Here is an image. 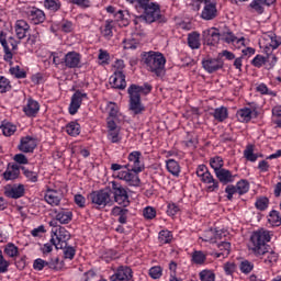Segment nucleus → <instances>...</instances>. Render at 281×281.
<instances>
[{"label": "nucleus", "instance_id": "25", "mask_svg": "<svg viewBox=\"0 0 281 281\" xmlns=\"http://www.w3.org/2000/svg\"><path fill=\"white\" fill-rule=\"evenodd\" d=\"M153 91V86L150 83H144V86H137L135 83H132L128 89L127 93H136V95H148Z\"/></svg>", "mask_w": 281, "mask_h": 281}, {"label": "nucleus", "instance_id": "33", "mask_svg": "<svg viewBox=\"0 0 281 281\" xmlns=\"http://www.w3.org/2000/svg\"><path fill=\"white\" fill-rule=\"evenodd\" d=\"M0 43L4 49V60H12V48L8 46L7 34L3 31L0 32Z\"/></svg>", "mask_w": 281, "mask_h": 281}, {"label": "nucleus", "instance_id": "38", "mask_svg": "<svg viewBox=\"0 0 281 281\" xmlns=\"http://www.w3.org/2000/svg\"><path fill=\"white\" fill-rule=\"evenodd\" d=\"M66 133H68V135H70L71 137L80 135V124H78V122L68 123L66 125Z\"/></svg>", "mask_w": 281, "mask_h": 281}, {"label": "nucleus", "instance_id": "26", "mask_svg": "<svg viewBox=\"0 0 281 281\" xmlns=\"http://www.w3.org/2000/svg\"><path fill=\"white\" fill-rule=\"evenodd\" d=\"M128 209L126 206H114L112 209V215L117 216V222L121 223V225H126L128 221Z\"/></svg>", "mask_w": 281, "mask_h": 281}, {"label": "nucleus", "instance_id": "19", "mask_svg": "<svg viewBox=\"0 0 281 281\" xmlns=\"http://www.w3.org/2000/svg\"><path fill=\"white\" fill-rule=\"evenodd\" d=\"M26 14L34 25L45 23V12L36 7L29 8Z\"/></svg>", "mask_w": 281, "mask_h": 281}, {"label": "nucleus", "instance_id": "18", "mask_svg": "<svg viewBox=\"0 0 281 281\" xmlns=\"http://www.w3.org/2000/svg\"><path fill=\"white\" fill-rule=\"evenodd\" d=\"M36 138L32 136H24L20 139V144L18 145V149L21 153H34L36 148Z\"/></svg>", "mask_w": 281, "mask_h": 281}, {"label": "nucleus", "instance_id": "7", "mask_svg": "<svg viewBox=\"0 0 281 281\" xmlns=\"http://www.w3.org/2000/svg\"><path fill=\"white\" fill-rule=\"evenodd\" d=\"M54 234L56 239L52 238L50 243L54 245L55 249H63V247H67V241L71 240V234L63 226H59Z\"/></svg>", "mask_w": 281, "mask_h": 281}, {"label": "nucleus", "instance_id": "62", "mask_svg": "<svg viewBox=\"0 0 281 281\" xmlns=\"http://www.w3.org/2000/svg\"><path fill=\"white\" fill-rule=\"evenodd\" d=\"M224 271H225L226 276H233L234 271H236V263H234V262H226L224 265Z\"/></svg>", "mask_w": 281, "mask_h": 281}, {"label": "nucleus", "instance_id": "64", "mask_svg": "<svg viewBox=\"0 0 281 281\" xmlns=\"http://www.w3.org/2000/svg\"><path fill=\"white\" fill-rule=\"evenodd\" d=\"M179 212V206L175 203H169L167 206V214L168 216H176V214Z\"/></svg>", "mask_w": 281, "mask_h": 281}, {"label": "nucleus", "instance_id": "5", "mask_svg": "<svg viewBox=\"0 0 281 281\" xmlns=\"http://www.w3.org/2000/svg\"><path fill=\"white\" fill-rule=\"evenodd\" d=\"M117 179L126 182L127 186H132L134 188H139L142 180L139 179V172L133 171L132 168H125V170H121L117 172Z\"/></svg>", "mask_w": 281, "mask_h": 281}, {"label": "nucleus", "instance_id": "9", "mask_svg": "<svg viewBox=\"0 0 281 281\" xmlns=\"http://www.w3.org/2000/svg\"><path fill=\"white\" fill-rule=\"evenodd\" d=\"M225 192L228 201H232V199H234V194L243 195L249 192V182L247 180H240L237 182L236 187L229 184L226 187Z\"/></svg>", "mask_w": 281, "mask_h": 281}, {"label": "nucleus", "instance_id": "16", "mask_svg": "<svg viewBox=\"0 0 281 281\" xmlns=\"http://www.w3.org/2000/svg\"><path fill=\"white\" fill-rule=\"evenodd\" d=\"M204 44L214 46L221 41V31L216 27L209 29L203 32Z\"/></svg>", "mask_w": 281, "mask_h": 281}, {"label": "nucleus", "instance_id": "28", "mask_svg": "<svg viewBox=\"0 0 281 281\" xmlns=\"http://www.w3.org/2000/svg\"><path fill=\"white\" fill-rule=\"evenodd\" d=\"M276 3V0H252L249 4V8L257 12V14H262L265 12L263 5H273Z\"/></svg>", "mask_w": 281, "mask_h": 281}, {"label": "nucleus", "instance_id": "1", "mask_svg": "<svg viewBox=\"0 0 281 281\" xmlns=\"http://www.w3.org/2000/svg\"><path fill=\"white\" fill-rule=\"evenodd\" d=\"M140 63L157 78H161L166 74V57L164 54L155 50L143 52L140 54Z\"/></svg>", "mask_w": 281, "mask_h": 281}, {"label": "nucleus", "instance_id": "49", "mask_svg": "<svg viewBox=\"0 0 281 281\" xmlns=\"http://www.w3.org/2000/svg\"><path fill=\"white\" fill-rule=\"evenodd\" d=\"M201 281H216V274L212 270H202L200 272Z\"/></svg>", "mask_w": 281, "mask_h": 281}, {"label": "nucleus", "instance_id": "31", "mask_svg": "<svg viewBox=\"0 0 281 281\" xmlns=\"http://www.w3.org/2000/svg\"><path fill=\"white\" fill-rule=\"evenodd\" d=\"M188 45L191 49H200L201 48V34H199V32L189 33Z\"/></svg>", "mask_w": 281, "mask_h": 281}, {"label": "nucleus", "instance_id": "46", "mask_svg": "<svg viewBox=\"0 0 281 281\" xmlns=\"http://www.w3.org/2000/svg\"><path fill=\"white\" fill-rule=\"evenodd\" d=\"M244 157L247 161H256L258 159V155L254 154V145H248L244 150Z\"/></svg>", "mask_w": 281, "mask_h": 281}, {"label": "nucleus", "instance_id": "29", "mask_svg": "<svg viewBox=\"0 0 281 281\" xmlns=\"http://www.w3.org/2000/svg\"><path fill=\"white\" fill-rule=\"evenodd\" d=\"M27 32H30V24L25 22V20H18L15 22V34L18 38L21 41L27 36Z\"/></svg>", "mask_w": 281, "mask_h": 281}, {"label": "nucleus", "instance_id": "50", "mask_svg": "<svg viewBox=\"0 0 281 281\" xmlns=\"http://www.w3.org/2000/svg\"><path fill=\"white\" fill-rule=\"evenodd\" d=\"M149 276L153 280H159L164 276V268L161 266H155L149 269Z\"/></svg>", "mask_w": 281, "mask_h": 281}, {"label": "nucleus", "instance_id": "17", "mask_svg": "<svg viewBox=\"0 0 281 281\" xmlns=\"http://www.w3.org/2000/svg\"><path fill=\"white\" fill-rule=\"evenodd\" d=\"M110 85H112L113 89H126V75L122 70L114 71L110 77Z\"/></svg>", "mask_w": 281, "mask_h": 281}, {"label": "nucleus", "instance_id": "21", "mask_svg": "<svg viewBox=\"0 0 281 281\" xmlns=\"http://www.w3.org/2000/svg\"><path fill=\"white\" fill-rule=\"evenodd\" d=\"M198 177L201 179L202 183H212L206 188V192H216V190H218V180L214 179V176H212L209 169Z\"/></svg>", "mask_w": 281, "mask_h": 281}, {"label": "nucleus", "instance_id": "3", "mask_svg": "<svg viewBox=\"0 0 281 281\" xmlns=\"http://www.w3.org/2000/svg\"><path fill=\"white\" fill-rule=\"evenodd\" d=\"M270 241L271 235L269 234V231L262 228L256 231L250 236L249 250L252 251L257 258H260V256L269 254V245L267 244Z\"/></svg>", "mask_w": 281, "mask_h": 281}, {"label": "nucleus", "instance_id": "6", "mask_svg": "<svg viewBox=\"0 0 281 281\" xmlns=\"http://www.w3.org/2000/svg\"><path fill=\"white\" fill-rule=\"evenodd\" d=\"M89 199L94 205H99V207H106L108 203H111V191L108 189L92 191Z\"/></svg>", "mask_w": 281, "mask_h": 281}, {"label": "nucleus", "instance_id": "52", "mask_svg": "<svg viewBox=\"0 0 281 281\" xmlns=\"http://www.w3.org/2000/svg\"><path fill=\"white\" fill-rule=\"evenodd\" d=\"M113 22L111 21H106L104 29L101 30V34L102 36H104V38H111L113 36Z\"/></svg>", "mask_w": 281, "mask_h": 281}, {"label": "nucleus", "instance_id": "20", "mask_svg": "<svg viewBox=\"0 0 281 281\" xmlns=\"http://www.w3.org/2000/svg\"><path fill=\"white\" fill-rule=\"evenodd\" d=\"M80 53H76L75 50H72L68 52L65 55L61 63H65V67H67L68 69H76L80 65Z\"/></svg>", "mask_w": 281, "mask_h": 281}, {"label": "nucleus", "instance_id": "40", "mask_svg": "<svg viewBox=\"0 0 281 281\" xmlns=\"http://www.w3.org/2000/svg\"><path fill=\"white\" fill-rule=\"evenodd\" d=\"M210 166L211 168H213L214 172H217L218 170L223 169V166H225V164L221 156H215L210 159Z\"/></svg>", "mask_w": 281, "mask_h": 281}, {"label": "nucleus", "instance_id": "42", "mask_svg": "<svg viewBox=\"0 0 281 281\" xmlns=\"http://www.w3.org/2000/svg\"><path fill=\"white\" fill-rule=\"evenodd\" d=\"M158 240H159L160 245H168V244L172 243V233L169 231H160Z\"/></svg>", "mask_w": 281, "mask_h": 281}, {"label": "nucleus", "instance_id": "59", "mask_svg": "<svg viewBox=\"0 0 281 281\" xmlns=\"http://www.w3.org/2000/svg\"><path fill=\"white\" fill-rule=\"evenodd\" d=\"M257 91H258L259 93H261L262 95H273V97H276V92L269 91V88H268L267 85H265V83H260V85L257 87Z\"/></svg>", "mask_w": 281, "mask_h": 281}, {"label": "nucleus", "instance_id": "60", "mask_svg": "<svg viewBox=\"0 0 281 281\" xmlns=\"http://www.w3.org/2000/svg\"><path fill=\"white\" fill-rule=\"evenodd\" d=\"M278 254L276 251H270L267 258L263 260L266 265H273V262H278Z\"/></svg>", "mask_w": 281, "mask_h": 281}, {"label": "nucleus", "instance_id": "11", "mask_svg": "<svg viewBox=\"0 0 281 281\" xmlns=\"http://www.w3.org/2000/svg\"><path fill=\"white\" fill-rule=\"evenodd\" d=\"M224 66L225 61H223L218 55L216 58H206L202 60V67L207 71V74H214L218 71V69H223Z\"/></svg>", "mask_w": 281, "mask_h": 281}, {"label": "nucleus", "instance_id": "36", "mask_svg": "<svg viewBox=\"0 0 281 281\" xmlns=\"http://www.w3.org/2000/svg\"><path fill=\"white\" fill-rule=\"evenodd\" d=\"M251 109L244 108L237 111V117L239 122H251Z\"/></svg>", "mask_w": 281, "mask_h": 281}, {"label": "nucleus", "instance_id": "12", "mask_svg": "<svg viewBox=\"0 0 281 281\" xmlns=\"http://www.w3.org/2000/svg\"><path fill=\"white\" fill-rule=\"evenodd\" d=\"M130 95V111L134 113V115H142L144 111H146V106L142 103V95H137L135 92H127Z\"/></svg>", "mask_w": 281, "mask_h": 281}, {"label": "nucleus", "instance_id": "15", "mask_svg": "<svg viewBox=\"0 0 281 281\" xmlns=\"http://www.w3.org/2000/svg\"><path fill=\"white\" fill-rule=\"evenodd\" d=\"M25 194V186L23 184H8L4 187V196L8 199H21Z\"/></svg>", "mask_w": 281, "mask_h": 281}, {"label": "nucleus", "instance_id": "34", "mask_svg": "<svg viewBox=\"0 0 281 281\" xmlns=\"http://www.w3.org/2000/svg\"><path fill=\"white\" fill-rule=\"evenodd\" d=\"M166 166L170 175H173V177H179V172H181V167L179 166V162H177V160L169 159L167 160Z\"/></svg>", "mask_w": 281, "mask_h": 281}, {"label": "nucleus", "instance_id": "2", "mask_svg": "<svg viewBox=\"0 0 281 281\" xmlns=\"http://www.w3.org/2000/svg\"><path fill=\"white\" fill-rule=\"evenodd\" d=\"M128 3H136L135 9L143 14L137 15L138 21H144L145 23H155L161 19V9L157 2H151L150 0H126Z\"/></svg>", "mask_w": 281, "mask_h": 281}, {"label": "nucleus", "instance_id": "35", "mask_svg": "<svg viewBox=\"0 0 281 281\" xmlns=\"http://www.w3.org/2000/svg\"><path fill=\"white\" fill-rule=\"evenodd\" d=\"M0 128L5 137H11V135H14V133H16V125L9 122H3Z\"/></svg>", "mask_w": 281, "mask_h": 281}, {"label": "nucleus", "instance_id": "61", "mask_svg": "<svg viewBox=\"0 0 281 281\" xmlns=\"http://www.w3.org/2000/svg\"><path fill=\"white\" fill-rule=\"evenodd\" d=\"M10 267V261L3 258V255H0V273H8V268Z\"/></svg>", "mask_w": 281, "mask_h": 281}, {"label": "nucleus", "instance_id": "39", "mask_svg": "<svg viewBox=\"0 0 281 281\" xmlns=\"http://www.w3.org/2000/svg\"><path fill=\"white\" fill-rule=\"evenodd\" d=\"M205 260H207V255H205L203 251L201 250L193 251L192 262H194V265H205Z\"/></svg>", "mask_w": 281, "mask_h": 281}, {"label": "nucleus", "instance_id": "63", "mask_svg": "<svg viewBox=\"0 0 281 281\" xmlns=\"http://www.w3.org/2000/svg\"><path fill=\"white\" fill-rule=\"evenodd\" d=\"M13 159L16 164H20L21 166H25L26 164H29L27 157L24 154H16Z\"/></svg>", "mask_w": 281, "mask_h": 281}, {"label": "nucleus", "instance_id": "48", "mask_svg": "<svg viewBox=\"0 0 281 281\" xmlns=\"http://www.w3.org/2000/svg\"><path fill=\"white\" fill-rule=\"evenodd\" d=\"M21 170L23 171L24 177H26L29 181H32V183H36V181H38V172L31 171L25 167H21Z\"/></svg>", "mask_w": 281, "mask_h": 281}, {"label": "nucleus", "instance_id": "22", "mask_svg": "<svg viewBox=\"0 0 281 281\" xmlns=\"http://www.w3.org/2000/svg\"><path fill=\"white\" fill-rule=\"evenodd\" d=\"M44 199L48 205H60V201H63V192L48 189Z\"/></svg>", "mask_w": 281, "mask_h": 281}, {"label": "nucleus", "instance_id": "23", "mask_svg": "<svg viewBox=\"0 0 281 281\" xmlns=\"http://www.w3.org/2000/svg\"><path fill=\"white\" fill-rule=\"evenodd\" d=\"M20 175L21 167L16 164H9L7 170L3 172V179L5 181H14L15 179H19Z\"/></svg>", "mask_w": 281, "mask_h": 281}, {"label": "nucleus", "instance_id": "14", "mask_svg": "<svg viewBox=\"0 0 281 281\" xmlns=\"http://www.w3.org/2000/svg\"><path fill=\"white\" fill-rule=\"evenodd\" d=\"M110 281H135L133 279V269L128 266H120Z\"/></svg>", "mask_w": 281, "mask_h": 281}, {"label": "nucleus", "instance_id": "32", "mask_svg": "<svg viewBox=\"0 0 281 281\" xmlns=\"http://www.w3.org/2000/svg\"><path fill=\"white\" fill-rule=\"evenodd\" d=\"M217 248L222 252H215V258H227L232 251V244L228 241H221L217 244Z\"/></svg>", "mask_w": 281, "mask_h": 281}, {"label": "nucleus", "instance_id": "57", "mask_svg": "<svg viewBox=\"0 0 281 281\" xmlns=\"http://www.w3.org/2000/svg\"><path fill=\"white\" fill-rule=\"evenodd\" d=\"M143 216L145 218H147L148 221H153V218H155V216H157V211L155 210V207L147 206L143 211Z\"/></svg>", "mask_w": 281, "mask_h": 281}, {"label": "nucleus", "instance_id": "47", "mask_svg": "<svg viewBox=\"0 0 281 281\" xmlns=\"http://www.w3.org/2000/svg\"><path fill=\"white\" fill-rule=\"evenodd\" d=\"M48 269L52 271H60L63 269V263H60V258L55 257L48 260Z\"/></svg>", "mask_w": 281, "mask_h": 281}, {"label": "nucleus", "instance_id": "27", "mask_svg": "<svg viewBox=\"0 0 281 281\" xmlns=\"http://www.w3.org/2000/svg\"><path fill=\"white\" fill-rule=\"evenodd\" d=\"M215 177L218 179L220 183L227 186V183H232L234 181V175L232 171L222 167V169L215 171Z\"/></svg>", "mask_w": 281, "mask_h": 281}, {"label": "nucleus", "instance_id": "24", "mask_svg": "<svg viewBox=\"0 0 281 281\" xmlns=\"http://www.w3.org/2000/svg\"><path fill=\"white\" fill-rule=\"evenodd\" d=\"M41 111V104L34 99H29L26 105L23 108V112L27 117H36Z\"/></svg>", "mask_w": 281, "mask_h": 281}, {"label": "nucleus", "instance_id": "58", "mask_svg": "<svg viewBox=\"0 0 281 281\" xmlns=\"http://www.w3.org/2000/svg\"><path fill=\"white\" fill-rule=\"evenodd\" d=\"M10 74L11 76H15L19 79L27 78V72L21 70V67L19 66L10 68Z\"/></svg>", "mask_w": 281, "mask_h": 281}, {"label": "nucleus", "instance_id": "54", "mask_svg": "<svg viewBox=\"0 0 281 281\" xmlns=\"http://www.w3.org/2000/svg\"><path fill=\"white\" fill-rule=\"evenodd\" d=\"M239 269L241 273H251V271H254V265L249 260H244L240 262Z\"/></svg>", "mask_w": 281, "mask_h": 281}, {"label": "nucleus", "instance_id": "30", "mask_svg": "<svg viewBox=\"0 0 281 281\" xmlns=\"http://www.w3.org/2000/svg\"><path fill=\"white\" fill-rule=\"evenodd\" d=\"M55 214L56 221L61 225H68V223H71V218H74V213L67 210L55 211Z\"/></svg>", "mask_w": 281, "mask_h": 281}, {"label": "nucleus", "instance_id": "53", "mask_svg": "<svg viewBox=\"0 0 281 281\" xmlns=\"http://www.w3.org/2000/svg\"><path fill=\"white\" fill-rule=\"evenodd\" d=\"M221 41H224V43H236L237 37L232 33V31L221 32Z\"/></svg>", "mask_w": 281, "mask_h": 281}, {"label": "nucleus", "instance_id": "56", "mask_svg": "<svg viewBox=\"0 0 281 281\" xmlns=\"http://www.w3.org/2000/svg\"><path fill=\"white\" fill-rule=\"evenodd\" d=\"M251 65H252V67H257L258 69H260V67H262V65H267V57H265L262 55H257L251 60Z\"/></svg>", "mask_w": 281, "mask_h": 281}, {"label": "nucleus", "instance_id": "55", "mask_svg": "<svg viewBox=\"0 0 281 281\" xmlns=\"http://www.w3.org/2000/svg\"><path fill=\"white\" fill-rule=\"evenodd\" d=\"M60 249H64V258L68 260H74V258L76 257V248L66 245V247H63Z\"/></svg>", "mask_w": 281, "mask_h": 281}, {"label": "nucleus", "instance_id": "10", "mask_svg": "<svg viewBox=\"0 0 281 281\" xmlns=\"http://www.w3.org/2000/svg\"><path fill=\"white\" fill-rule=\"evenodd\" d=\"M89 100V97L86 92L80 90H76V92L71 97L70 105H69V113L70 115H76L78 113V109L82 106V100Z\"/></svg>", "mask_w": 281, "mask_h": 281}, {"label": "nucleus", "instance_id": "51", "mask_svg": "<svg viewBox=\"0 0 281 281\" xmlns=\"http://www.w3.org/2000/svg\"><path fill=\"white\" fill-rule=\"evenodd\" d=\"M12 89L10 80L8 78L0 76V93H8Z\"/></svg>", "mask_w": 281, "mask_h": 281}, {"label": "nucleus", "instance_id": "45", "mask_svg": "<svg viewBox=\"0 0 281 281\" xmlns=\"http://www.w3.org/2000/svg\"><path fill=\"white\" fill-rule=\"evenodd\" d=\"M255 207L259 210L260 212H265L269 207V198L267 196H260L257 199L255 203Z\"/></svg>", "mask_w": 281, "mask_h": 281}, {"label": "nucleus", "instance_id": "8", "mask_svg": "<svg viewBox=\"0 0 281 281\" xmlns=\"http://www.w3.org/2000/svg\"><path fill=\"white\" fill-rule=\"evenodd\" d=\"M204 8L201 13L203 21H214L218 16V9H216V0H202Z\"/></svg>", "mask_w": 281, "mask_h": 281}, {"label": "nucleus", "instance_id": "44", "mask_svg": "<svg viewBox=\"0 0 281 281\" xmlns=\"http://www.w3.org/2000/svg\"><path fill=\"white\" fill-rule=\"evenodd\" d=\"M269 223L273 225L274 227H280L281 225V217H280V212L272 210L269 214L268 218Z\"/></svg>", "mask_w": 281, "mask_h": 281}, {"label": "nucleus", "instance_id": "41", "mask_svg": "<svg viewBox=\"0 0 281 281\" xmlns=\"http://www.w3.org/2000/svg\"><path fill=\"white\" fill-rule=\"evenodd\" d=\"M4 254L9 256V258H16V256H19V247L13 243H9L4 246Z\"/></svg>", "mask_w": 281, "mask_h": 281}, {"label": "nucleus", "instance_id": "43", "mask_svg": "<svg viewBox=\"0 0 281 281\" xmlns=\"http://www.w3.org/2000/svg\"><path fill=\"white\" fill-rule=\"evenodd\" d=\"M61 5L63 4L58 0H44V7L46 10H50L52 12H58Z\"/></svg>", "mask_w": 281, "mask_h": 281}, {"label": "nucleus", "instance_id": "13", "mask_svg": "<svg viewBox=\"0 0 281 281\" xmlns=\"http://www.w3.org/2000/svg\"><path fill=\"white\" fill-rule=\"evenodd\" d=\"M142 157V151H132L128 155L130 164L124 165V168H131L133 172H144V165L139 160Z\"/></svg>", "mask_w": 281, "mask_h": 281}, {"label": "nucleus", "instance_id": "4", "mask_svg": "<svg viewBox=\"0 0 281 281\" xmlns=\"http://www.w3.org/2000/svg\"><path fill=\"white\" fill-rule=\"evenodd\" d=\"M112 193L114 195V201L122 207H128L131 205V200H128V192L119 182L112 181Z\"/></svg>", "mask_w": 281, "mask_h": 281}, {"label": "nucleus", "instance_id": "37", "mask_svg": "<svg viewBox=\"0 0 281 281\" xmlns=\"http://www.w3.org/2000/svg\"><path fill=\"white\" fill-rule=\"evenodd\" d=\"M217 122H225V119L227 117V108L222 106V108H216L213 113H211Z\"/></svg>", "mask_w": 281, "mask_h": 281}]
</instances>
